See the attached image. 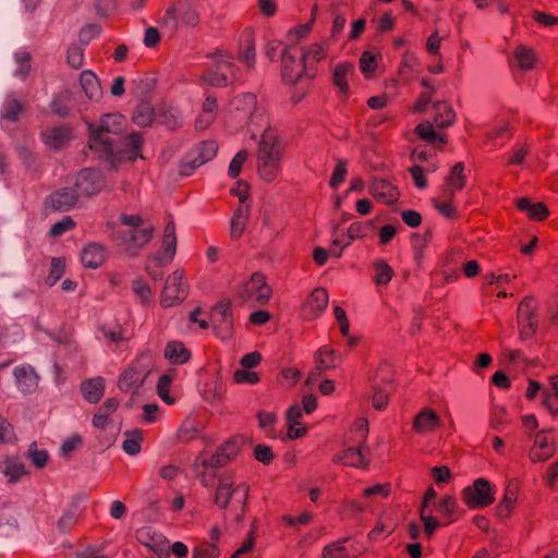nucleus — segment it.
Instances as JSON below:
<instances>
[{"mask_svg":"<svg viewBox=\"0 0 558 558\" xmlns=\"http://www.w3.org/2000/svg\"><path fill=\"white\" fill-rule=\"evenodd\" d=\"M125 122V118L120 113L104 114L98 124L86 122L89 130V148L99 153L100 158L112 166L124 160H135L140 156L142 135L134 132L124 137L120 136Z\"/></svg>","mask_w":558,"mask_h":558,"instance_id":"f257e3e1","label":"nucleus"},{"mask_svg":"<svg viewBox=\"0 0 558 558\" xmlns=\"http://www.w3.org/2000/svg\"><path fill=\"white\" fill-rule=\"evenodd\" d=\"M250 487L245 482L238 481L233 474H222L214 495V504L223 510L225 518L235 522L244 519Z\"/></svg>","mask_w":558,"mask_h":558,"instance_id":"f03ea898","label":"nucleus"},{"mask_svg":"<svg viewBox=\"0 0 558 558\" xmlns=\"http://www.w3.org/2000/svg\"><path fill=\"white\" fill-rule=\"evenodd\" d=\"M283 147L272 131H265L262 135L257 154V172L267 183L274 182L281 171Z\"/></svg>","mask_w":558,"mask_h":558,"instance_id":"7ed1b4c3","label":"nucleus"},{"mask_svg":"<svg viewBox=\"0 0 558 558\" xmlns=\"http://www.w3.org/2000/svg\"><path fill=\"white\" fill-rule=\"evenodd\" d=\"M271 288L262 272H254L236 289L239 300L251 306L264 305L271 298Z\"/></svg>","mask_w":558,"mask_h":558,"instance_id":"20e7f679","label":"nucleus"},{"mask_svg":"<svg viewBox=\"0 0 558 558\" xmlns=\"http://www.w3.org/2000/svg\"><path fill=\"white\" fill-rule=\"evenodd\" d=\"M218 151L215 141H203L195 145L181 161L179 172L183 177L191 175L197 168L213 160Z\"/></svg>","mask_w":558,"mask_h":558,"instance_id":"39448f33","label":"nucleus"},{"mask_svg":"<svg viewBox=\"0 0 558 558\" xmlns=\"http://www.w3.org/2000/svg\"><path fill=\"white\" fill-rule=\"evenodd\" d=\"M155 233V228L148 226L138 229H125L114 234V241L130 256H136L141 250L150 242Z\"/></svg>","mask_w":558,"mask_h":558,"instance_id":"423d86ee","label":"nucleus"},{"mask_svg":"<svg viewBox=\"0 0 558 558\" xmlns=\"http://www.w3.org/2000/svg\"><path fill=\"white\" fill-rule=\"evenodd\" d=\"M281 75L288 85H295L303 76L307 78L314 76L312 73H307L303 58L298 59V51L290 46H286L281 51Z\"/></svg>","mask_w":558,"mask_h":558,"instance_id":"0eeeda50","label":"nucleus"},{"mask_svg":"<svg viewBox=\"0 0 558 558\" xmlns=\"http://www.w3.org/2000/svg\"><path fill=\"white\" fill-rule=\"evenodd\" d=\"M199 13L195 7L189 3L173 4L167 8L161 24L170 29L179 26L194 27L199 23Z\"/></svg>","mask_w":558,"mask_h":558,"instance_id":"6e6552de","label":"nucleus"},{"mask_svg":"<svg viewBox=\"0 0 558 558\" xmlns=\"http://www.w3.org/2000/svg\"><path fill=\"white\" fill-rule=\"evenodd\" d=\"M189 293V284L181 270L170 274L160 294V304L172 307L182 303Z\"/></svg>","mask_w":558,"mask_h":558,"instance_id":"1a4fd4ad","label":"nucleus"},{"mask_svg":"<svg viewBox=\"0 0 558 558\" xmlns=\"http://www.w3.org/2000/svg\"><path fill=\"white\" fill-rule=\"evenodd\" d=\"M462 498L469 508L480 509L492 505L495 500V495L489 482L481 477L475 480L473 485L466 486L462 490Z\"/></svg>","mask_w":558,"mask_h":558,"instance_id":"9d476101","label":"nucleus"},{"mask_svg":"<svg viewBox=\"0 0 558 558\" xmlns=\"http://www.w3.org/2000/svg\"><path fill=\"white\" fill-rule=\"evenodd\" d=\"M518 325L521 340H527L536 333L538 326L537 302L533 298L526 296L519 304Z\"/></svg>","mask_w":558,"mask_h":558,"instance_id":"9b49d317","label":"nucleus"},{"mask_svg":"<svg viewBox=\"0 0 558 558\" xmlns=\"http://www.w3.org/2000/svg\"><path fill=\"white\" fill-rule=\"evenodd\" d=\"M239 69L229 59H218L203 76V81L214 87H225L238 78Z\"/></svg>","mask_w":558,"mask_h":558,"instance_id":"f8f14e48","label":"nucleus"},{"mask_svg":"<svg viewBox=\"0 0 558 558\" xmlns=\"http://www.w3.org/2000/svg\"><path fill=\"white\" fill-rule=\"evenodd\" d=\"M210 320L217 337H219L222 340L231 338L233 333V318L229 303H218L211 310Z\"/></svg>","mask_w":558,"mask_h":558,"instance_id":"ddd939ff","label":"nucleus"},{"mask_svg":"<svg viewBox=\"0 0 558 558\" xmlns=\"http://www.w3.org/2000/svg\"><path fill=\"white\" fill-rule=\"evenodd\" d=\"M74 185L77 196H92L102 190L105 179L101 172L87 168L78 172Z\"/></svg>","mask_w":558,"mask_h":558,"instance_id":"4468645a","label":"nucleus"},{"mask_svg":"<svg viewBox=\"0 0 558 558\" xmlns=\"http://www.w3.org/2000/svg\"><path fill=\"white\" fill-rule=\"evenodd\" d=\"M329 302L328 292L325 288L314 289L311 295L302 305V315L306 320H313L319 317L326 310Z\"/></svg>","mask_w":558,"mask_h":558,"instance_id":"2eb2a0df","label":"nucleus"},{"mask_svg":"<svg viewBox=\"0 0 558 558\" xmlns=\"http://www.w3.org/2000/svg\"><path fill=\"white\" fill-rule=\"evenodd\" d=\"M556 452V445L554 439L542 430L536 434L534 444L529 452V459L534 462H545L550 459Z\"/></svg>","mask_w":558,"mask_h":558,"instance_id":"dca6fc26","label":"nucleus"},{"mask_svg":"<svg viewBox=\"0 0 558 558\" xmlns=\"http://www.w3.org/2000/svg\"><path fill=\"white\" fill-rule=\"evenodd\" d=\"M441 424L439 414L430 407L422 408L413 418L412 428L416 434L434 433Z\"/></svg>","mask_w":558,"mask_h":558,"instance_id":"f3484780","label":"nucleus"},{"mask_svg":"<svg viewBox=\"0 0 558 558\" xmlns=\"http://www.w3.org/2000/svg\"><path fill=\"white\" fill-rule=\"evenodd\" d=\"M72 133L69 125L47 128L40 133V140L48 148L59 150L70 143Z\"/></svg>","mask_w":558,"mask_h":558,"instance_id":"a211bd4d","label":"nucleus"},{"mask_svg":"<svg viewBox=\"0 0 558 558\" xmlns=\"http://www.w3.org/2000/svg\"><path fill=\"white\" fill-rule=\"evenodd\" d=\"M368 192L383 204L391 205L399 199L398 189L385 179H374L369 183Z\"/></svg>","mask_w":558,"mask_h":558,"instance_id":"6ab92c4d","label":"nucleus"},{"mask_svg":"<svg viewBox=\"0 0 558 558\" xmlns=\"http://www.w3.org/2000/svg\"><path fill=\"white\" fill-rule=\"evenodd\" d=\"M13 377L16 387L23 393H32L38 387L39 376L31 365H19L13 369Z\"/></svg>","mask_w":558,"mask_h":558,"instance_id":"aec40b11","label":"nucleus"},{"mask_svg":"<svg viewBox=\"0 0 558 558\" xmlns=\"http://www.w3.org/2000/svg\"><path fill=\"white\" fill-rule=\"evenodd\" d=\"M137 539L159 558H169V542L161 535H153L148 529L136 532Z\"/></svg>","mask_w":558,"mask_h":558,"instance_id":"412c9836","label":"nucleus"},{"mask_svg":"<svg viewBox=\"0 0 558 558\" xmlns=\"http://www.w3.org/2000/svg\"><path fill=\"white\" fill-rule=\"evenodd\" d=\"M255 34L252 28H245L239 38V59L248 69L255 66Z\"/></svg>","mask_w":558,"mask_h":558,"instance_id":"4be33fe9","label":"nucleus"},{"mask_svg":"<svg viewBox=\"0 0 558 558\" xmlns=\"http://www.w3.org/2000/svg\"><path fill=\"white\" fill-rule=\"evenodd\" d=\"M77 197L76 193L63 187L49 195L45 201V206L56 211H66L75 205Z\"/></svg>","mask_w":558,"mask_h":558,"instance_id":"5701e85b","label":"nucleus"},{"mask_svg":"<svg viewBox=\"0 0 558 558\" xmlns=\"http://www.w3.org/2000/svg\"><path fill=\"white\" fill-rule=\"evenodd\" d=\"M177 230L173 218L169 216L167 225L163 229L162 241H161V253L160 257L163 258L165 263L170 264L177 254Z\"/></svg>","mask_w":558,"mask_h":558,"instance_id":"b1692460","label":"nucleus"},{"mask_svg":"<svg viewBox=\"0 0 558 558\" xmlns=\"http://www.w3.org/2000/svg\"><path fill=\"white\" fill-rule=\"evenodd\" d=\"M106 258L107 250L100 243H88L82 250L81 260L84 267L96 269L105 263Z\"/></svg>","mask_w":558,"mask_h":558,"instance_id":"393cba45","label":"nucleus"},{"mask_svg":"<svg viewBox=\"0 0 558 558\" xmlns=\"http://www.w3.org/2000/svg\"><path fill=\"white\" fill-rule=\"evenodd\" d=\"M240 451V446L235 440H228L222 444L216 452L211 456L208 464L211 468H220L227 464L229 461L234 459Z\"/></svg>","mask_w":558,"mask_h":558,"instance_id":"a878e982","label":"nucleus"},{"mask_svg":"<svg viewBox=\"0 0 558 558\" xmlns=\"http://www.w3.org/2000/svg\"><path fill=\"white\" fill-rule=\"evenodd\" d=\"M465 183L464 163L457 162L445 179V194L450 197L453 196L456 192L461 191L465 186Z\"/></svg>","mask_w":558,"mask_h":558,"instance_id":"bb28decb","label":"nucleus"},{"mask_svg":"<svg viewBox=\"0 0 558 558\" xmlns=\"http://www.w3.org/2000/svg\"><path fill=\"white\" fill-rule=\"evenodd\" d=\"M84 399L90 403H98L105 393V379L101 376L85 379L81 384Z\"/></svg>","mask_w":558,"mask_h":558,"instance_id":"cd10ccee","label":"nucleus"},{"mask_svg":"<svg viewBox=\"0 0 558 558\" xmlns=\"http://www.w3.org/2000/svg\"><path fill=\"white\" fill-rule=\"evenodd\" d=\"M163 356L170 364L182 365L191 359V352L186 349L183 342L172 340L166 344Z\"/></svg>","mask_w":558,"mask_h":558,"instance_id":"c85d7f7f","label":"nucleus"},{"mask_svg":"<svg viewBox=\"0 0 558 558\" xmlns=\"http://www.w3.org/2000/svg\"><path fill=\"white\" fill-rule=\"evenodd\" d=\"M120 401L117 398H108L93 416V426L105 429L110 422V416L119 409Z\"/></svg>","mask_w":558,"mask_h":558,"instance_id":"c756f323","label":"nucleus"},{"mask_svg":"<svg viewBox=\"0 0 558 558\" xmlns=\"http://www.w3.org/2000/svg\"><path fill=\"white\" fill-rule=\"evenodd\" d=\"M335 462H340L349 466L353 468H364L367 465L366 458L364 452L360 447L357 448H348L341 452H339L335 458Z\"/></svg>","mask_w":558,"mask_h":558,"instance_id":"7c9ffc66","label":"nucleus"},{"mask_svg":"<svg viewBox=\"0 0 558 558\" xmlns=\"http://www.w3.org/2000/svg\"><path fill=\"white\" fill-rule=\"evenodd\" d=\"M353 65L349 62L338 63L332 71V83L342 93H349V77L353 73Z\"/></svg>","mask_w":558,"mask_h":558,"instance_id":"2f4dec72","label":"nucleus"},{"mask_svg":"<svg viewBox=\"0 0 558 558\" xmlns=\"http://www.w3.org/2000/svg\"><path fill=\"white\" fill-rule=\"evenodd\" d=\"M80 83L86 96L90 100H98L102 95L101 86L98 77L92 71L81 73Z\"/></svg>","mask_w":558,"mask_h":558,"instance_id":"473e14b6","label":"nucleus"},{"mask_svg":"<svg viewBox=\"0 0 558 558\" xmlns=\"http://www.w3.org/2000/svg\"><path fill=\"white\" fill-rule=\"evenodd\" d=\"M517 206L520 210L525 211L531 219L536 221H543L549 215V210L544 203L539 202L533 204L529 198H520L517 202Z\"/></svg>","mask_w":558,"mask_h":558,"instance_id":"72a5a7b5","label":"nucleus"},{"mask_svg":"<svg viewBox=\"0 0 558 558\" xmlns=\"http://www.w3.org/2000/svg\"><path fill=\"white\" fill-rule=\"evenodd\" d=\"M248 216L250 211L247 207L239 206L234 210L230 222V238L232 240H236L243 234L248 222Z\"/></svg>","mask_w":558,"mask_h":558,"instance_id":"f704fd0d","label":"nucleus"},{"mask_svg":"<svg viewBox=\"0 0 558 558\" xmlns=\"http://www.w3.org/2000/svg\"><path fill=\"white\" fill-rule=\"evenodd\" d=\"M156 120L158 123L165 125L169 130H177L183 123L182 116L175 108L158 109V111L156 112Z\"/></svg>","mask_w":558,"mask_h":558,"instance_id":"c9c22d12","label":"nucleus"},{"mask_svg":"<svg viewBox=\"0 0 558 558\" xmlns=\"http://www.w3.org/2000/svg\"><path fill=\"white\" fill-rule=\"evenodd\" d=\"M144 435L141 429H132L124 432V440L122 449L130 456H136L141 452Z\"/></svg>","mask_w":558,"mask_h":558,"instance_id":"e433bc0d","label":"nucleus"},{"mask_svg":"<svg viewBox=\"0 0 558 558\" xmlns=\"http://www.w3.org/2000/svg\"><path fill=\"white\" fill-rule=\"evenodd\" d=\"M315 362L318 369H332L339 365L340 359L333 349L323 347L316 352Z\"/></svg>","mask_w":558,"mask_h":558,"instance_id":"4c0bfd02","label":"nucleus"},{"mask_svg":"<svg viewBox=\"0 0 558 558\" xmlns=\"http://www.w3.org/2000/svg\"><path fill=\"white\" fill-rule=\"evenodd\" d=\"M518 498V486L514 483H509L506 487L504 497L497 507V512L500 517L508 518L512 511Z\"/></svg>","mask_w":558,"mask_h":558,"instance_id":"58836bf2","label":"nucleus"},{"mask_svg":"<svg viewBox=\"0 0 558 558\" xmlns=\"http://www.w3.org/2000/svg\"><path fill=\"white\" fill-rule=\"evenodd\" d=\"M435 511L448 519V523L453 522L457 520L458 515V502L454 497L452 496H445L442 499H440L438 502L434 505Z\"/></svg>","mask_w":558,"mask_h":558,"instance_id":"ea45409f","label":"nucleus"},{"mask_svg":"<svg viewBox=\"0 0 558 558\" xmlns=\"http://www.w3.org/2000/svg\"><path fill=\"white\" fill-rule=\"evenodd\" d=\"M513 58L517 61L518 66L523 71L532 70L536 62L534 50L523 45L518 46L514 49Z\"/></svg>","mask_w":558,"mask_h":558,"instance_id":"a19ab883","label":"nucleus"},{"mask_svg":"<svg viewBox=\"0 0 558 558\" xmlns=\"http://www.w3.org/2000/svg\"><path fill=\"white\" fill-rule=\"evenodd\" d=\"M435 108L434 123L436 126L448 128L454 122L456 113L451 106L446 102H437Z\"/></svg>","mask_w":558,"mask_h":558,"instance_id":"79ce46f5","label":"nucleus"},{"mask_svg":"<svg viewBox=\"0 0 558 558\" xmlns=\"http://www.w3.org/2000/svg\"><path fill=\"white\" fill-rule=\"evenodd\" d=\"M142 374L135 367H128L122 372L118 380V387L121 391L128 392L138 385Z\"/></svg>","mask_w":558,"mask_h":558,"instance_id":"37998d69","label":"nucleus"},{"mask_svg":"<svg viewBox=\"0 0 558 558\" xmlns=\"http://www.w3.org/2000/svg\"><path fill=\"white\" fill-rule=\"evenodd\" d=\"M155 118L156 113L153 107L147 102L140 104L133 113L134 123L142 128L150 125Z\"/></svg>","mask_w":558,"mask_h":558,"instance_id":"c03bdc74","label":"nucleus"},{"mask_svg":"<svg viewBox=\"0 0 558 558\" xmlns=\"http://www.w3.org/2000/svg\"><path fill=\"white\" fill-rule=\"evenodd\" d=\"M326 54L327 47L318 43H313L302 50V58L305 63H317L323 60Z\"/></svg>","mask_w":558,"mask_h":558,"instance_id":"a18cd8bd","label":"nucleus"},{"mask_svg":"<svg viewBox=\"0 0 558 558\" xmlns=\"http://www.w3.org/2000/svg\"><path fill=\"white\" fill-rule=\"evenodd\" d=\"M374 281L377 286H387L393 277V269L383 259L374 263Z\"/></svg>","mask_w":558,"mask_h":558,"instance_id":"49530a36","label":"nucleus"},{"mask_svg":"<svg viewBox=\"0 0 558 558\" xmlns=\"http://www.w3.org/2000/svg\"><path fill=\"white\" fill-rule=\"evenodd\" d=\"M26 457L31 460L32 464L37 469L46 466L49 454L46 450L38 449L37 442L33 441L27 450Z\"/></svg>","mask_w":558,"mask_h":558,"instance_id":"de8ad7c7","label":"nucleus"},{"mask_svg":"<svg viewBox=\"0 0 558 558\" xmlns=\"http://www.w3.org/2000/svg\"><path fill=\"white\" fill-rule=\"evenodd\" d=\"M3 473L9 478V482L15 483L26 474V470L23 463L14 460H8L5 461Z\"/></svg>","mask_w":558,"mask_h":558,"instance_id":"09e8293b","label":"nucleus"},{"mask_svg":"<svg viewBox=\"0 0 558 558\" xmlns=\"http://www.w3.org/2000/svg\"><path fill=\"white\" fill-rule=\"evenodd\" d=\"M84 61V50L78 44H72L66 50V62L73 69H80Z\"/></svg>","mask_w":558,"mask_h":558,"instance_id":"8fccbe9b","label":"nucleus"},{"mask_svg":"<svg viewBox=\"0 0 558 558\" xmlns=\"http://www.w3.org/2000/svg\"><path fill=\"white\" fill-rule=\"evenodd\" d=\"M50 266H51L50 267V272H49V275L46 278V283H47V286L52 287L63 276L64 270H65V264H64V262L61 258L53 257L51 259V265Z\"/></svg>","mask_w":558,"mask_h":558,"instance_id":"3c124183","label":"nucleus"},{"mask_svg":"<svg viewBox=\"0 0 558 558\" xmlns=\"http://www.w3.org/2000/svg\"><path fill=\"white\" fill-rule=\"evenodd\" d=\"M219 548L215 543H201L193 549V558H218Z\"/></svg>","mask_w":558,"mask_h":558,"instance_id":"603ef678","label":"nucleus"},{"mask_svg":"<svg viewBox=\"0 0 558 558\" xmlns=\"http://www.w3.org/2000/svg\"><path fill=\"white\" fill-rule=\"evenodd\" d=\"M347 174L348 161L344 159H339L329 180L330 187L337 189L345 180Z\"/></svg>","mask_w":558,"mask_h":558,"instance_id":"864d4df0","label":"nucleus"},{"mask_svg":"<svg viewBox=\"0 0 558 558\" xmlns=\"http://www.w3.org/2000/svg\"><path fill=\"white\" fill-rule=\"evenodd\" d=\"M166 264L162 257L156 255L148 258L146 270L154 280H160L163 277L162 267Z\"/></svg>","mask_w":558,"mask_h":558,"instance_id":"5fc2aeb1","label":"nucleus"},{"mask_svg":"<svg viewBox=\"0 0 558 558\" xmlns=\"http://www.w3.org/2000/svg\"><path fill=\"white\" fill-rule=\"evenodd\" d=\"M233 380L235 384L256 385L259 383L260 377L258 373L250 371L248 368H240L233 373Z\"/></svg>","mask_w":558,"mask_h":558,"instance_id":"6e6d98bb","label":"nucleus"},{"mask_svg":"<svg viewBox=\"0 0 558 558\" xmlns=\"http://www.w3.org/2000/svg\"><path fill=\"white\" fill-rule=\"evenodd\" d=\"M24 111V107L17 99H9L5 104L2 118L4 120L14 122L19 119L20 114Z\"/></svg>","mask_w":558,"mask_h":558,"instance_id":"4d7b16f0","label":"nucleus"},{"mask_svg":"<svg viewBox=\"0 0 558 558\" xmlns=\"http://www.w3.org/2000/svg\"><path fill=\"white\" fill-rule=\"evenodd\" d=\"M368 230V226L365 222H353L350 225L347 231V235L349 240L343 244V247H347L351 244L352 241L356 239H362L366 235Z\"/></svg>","mask_w":558,"mask_h":558,"instance_id":"13d9d810","label":"nucleus"},{"mask_svg":"<svg viewBox=\"0 0 558 558\" xmlns=\"http://www.w3.org/2000/svg\"><path fill=\"white\" fill-rule=\"evenodd\" d=\"M323 558H349V553L343 542H335L324 548Z\"/></svg>","mask_w":558,"mask_h":558,"instance_id":"bf43d9fd","label":"nucleus"},{"mask_svg":"<svg viewBox=\"0 0 558 558\" xmlns=\"http://www.w3.org/2000/svg\"><path fill=\"white\" fill-rule=\"evenodd\" d=\"M247 159V151L246 150H240L235 154V156L232 158L229 168L228 173L232 179H235L241 173L242 167L244 162Z\"/></svg>","mask_w":558,"mask_h":558,"instance_id":"052dcab7","label":"nucleus"},{"mask_svg":"<svg viewBox=\"0 0 558 558\" xmlns=\"http://www.w3.org/2000/svg\"><path fill=\"white\" fill-rule=\"evenodd\" d=\"M420 518L424 523V533L427 538H430L438 526H440V522L436 520L430 512L425 511V509L420 510Z\"/></svg>","mask_w":558,"mask_h":558,"instance_id":"680f3d73","label":"nucleus"},{"mask_svg":"<svg viewBox=\"0 0 558 558\" xmlns=\"http://www.w3.org/2000/svg\"><path fill=\"white\" fill-rule=\"evenodd\" d=\"M133 292L140 298L143 304H147L151 299V290L143 279H136L132 283Z\"/></svg>","mask_w":558,"mask_h":558,"instance_id":"e2e57ef3","label":"nucleus"},{"mask_svg":"<svg viewBox=\"0 0 558 558\" xmlns=\"http://www.w3.org/2000/svg\"><path fill=\"white\" fill-rule=\"evenodd\" d=\"M255 105H256V96L252 93L242 94L233 100V106L238 110H244L247 112H251L253 110V108L255 107Z\"/></svg>","mask_w":558,"mask_h":558,"instance_id":"0e129e2a","label":"nucleus"},{"mask_svg":"<svg viewBox=\"0 0 558 558\" xmlns=\"http://www.w3.org/2000/svg\"><path fill=\"white\" fill-rule=\"evenodd\" d=\"M415 134L427 143H434L437 140V133L434 125L429 122H423L415 126Z\"/></svg>","mask_w":558,"mask_h":558,"instance_id":"69168bd1","label":"nucleus"},{"mask_svg":"<svg viewBox=\"0 0 558 558\" xmlns=\"http://www.w3.org/2000/svg\"><path fill=\"white\" fill-rule=\"evenodd\" d=\"M75 227V222L71 217H63L62 220L53 223L49 230L50 236H60L65 231L72 230Z\"/></svg>","mask_w":558,"mask_h":558,"instance_id":"338daca9","label":"nucleus"},{"mask_svg":"<svg viewBox=\"0 0 558 558\" xmlns=\"http://www.w3.org/2000/svg\"><path fill=\"white\" fill-rule=\"evenodd\" d=\"M78 522V517L74 510H66L58 520V529L61 532L71 530Z\"/></svg>","mask_w":558,"mask_h":558,"instance_id":"774afa93","label":"nucleus"}]
</instances>
